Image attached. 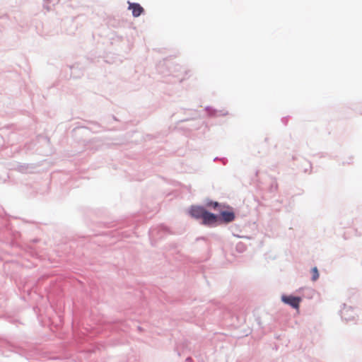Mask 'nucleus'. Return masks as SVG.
I'll return each mask as SVG.
<instances>
[{"instance_id": "nucleus-1", "label": "nucleus", "mask_w": 362, "mask_h": 362, "mask_svg": "<svg viewBox=\"0 0 362 362\" xmlns=\"http://www.w3.org/2000/svg\"><path fill=\"white\" fill-rule=\"evenodd\" d=\"M281 300L284 303L288 304L296 309L299 308V305L301 301V298L300 297L292 296H283L281 297Z\"/></svg>"}, {"instance_id": "nucleus-3", "label": "nucleus", "mask_w": 362, "mask_h": 362, "mask_svg": "<svg viewBox=\"0 0 362 362\" xmlns=\"http://www.w3.org/2000/svg\"><path fill=\"white\" fill-rule=\"evenodd\" d=\"M129 9L132 10L134 17H139L143 12V7L137 3L129 2Z\"/></svg>"}, {"instance_id": "nucleus-7", "label": "nucleus", "mask_w": 362, "mask_h": 362, "mask_svg": "<svg viewBox=\"0 0 362 362\" xmlns=\"http://www.w3.org/2000/svg\"><path fill=\"white\" fill-rule=\"evenodd\" d=\"M209 206H213L214 208H216L218 206V202H211V203H209L207 204Z\"/></svg>"}, {"instance_id": "nucleus-5", "label": "nucleus", "mask_w": 362, "mask_h": 362, "mask_svg": "<svg viewBox=\"0 0 362 362\" xmlns=\"http://www.w3.org/2000/svg\"><path fill=\"white\" fill-rule=\"evenodd\" d=\"M221 215L223 221L226 223L231 222L235 218V214L232 211H222Z\"/></svg>"}, {"instance_id": "nucleus-4", "label": "nucleus", "mask_w": 362, "mask_h": 362, "mask_svg": "<svg viewBox=\"0 0 362 362\" xmlns=\"http://www.w3.org/2000/svg\"><path fill=\"white\" fill-rule=\"evenodd\" d=\"M202 221L204 224H212L217 221V216L214 214L205 211Z\"/></svg>"}, {"instance_id": "nucleus-2", "label": "nucleus", "mask_w": 362, "mask_h": 362, "mask_svg": "<svg viewBox=\"0 0 362 362\" xmlns=\"http://www.w3.org/2000/svg\"><path fill=\"white\" fill-rule=\"evenodd\" d=\"M205 211V209L202 206H194L191 207L189 213L192 217L202 218Z\"/></svg>"}, {"instance_id": "nucleus-6", "label": "nucleus", "mask_w": 362, "mask_h": 362, "mask_svg": "<svg viewBox=\"0 0 362 362\" xmlns=\"http://www.w3.org/2000/svg\"><path fill=\"white\" fill-rule=\"evenodd\" d=\"M312 280L315 281L319 278V272L317 267H313L311 270Z\"/></svg>"}]
</instances>
